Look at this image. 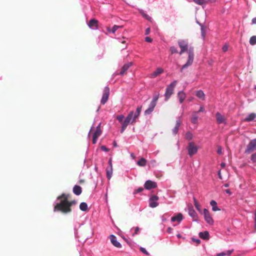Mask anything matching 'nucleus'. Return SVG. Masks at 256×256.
I'll use <instances>...</instances> for the list:
<instances>
[{
    "mask_svg": "<svg viewBox=\"0 0 256 256\" xmlns=\"http://www.w3.org/2000/svg\"><path fill=\"white\" fill-rule=\"evenodd\" d=\"M158 198L156 196H153L149 199V206L150 208H154L158 205Z\"/></svg>",
    "mask_w": 256,
    "mask_h": 256,
    "instance_id": "nucleus-12",
    "label": "nucleus"
},
{
    "mask_svg": "<svg viewBox=\"0 0 256 256\" xmlns=\"http://www.w3.org/2000/svg\"><path fill=\"white\" fill-rule=\"evenodd\" d=\"M250 160L253 163H256V152L251 156Z\"/></svg>",
    "mask_w": 256,
    "mask_h": 256,
    "instance_id": "nucleus-40",
    "label": "nucleus"
},
{
    "mask_svg": "<svg viewBox=\"0 0 256 256\" xmlns=\"http://www.w3.org/2000/svg\"><path fill=\"white\" fill-rule=\"evenodd\" d=\"M199 236L204 240H208L210 238L209 232L208 231H204L199 232Z\"/></svg>",
    "mask_w": 256,
    "mask_h": 256,
    "instance_id": "nucleus-25",
    "label": "nucleus"
},
{
    "mask_svg": "<svg viewBox=\"0 0 256 256\" xmlns=\"http://www.w3.org/2000/svg\"><path fill=\"white\" fill-rule=\"evenodd\" d=\"M256 150V138L252 140L247 145L244 152L248 154L253 150Z\"/></svg>",
    "mask_w": 256,
    "mask_h": 256,
    "instance_id": "nucleus-5",
    "label": "nucleus"
},
{
    "mask_svg": "<svg viewBox=\"0 0 256 256\" xmlns=\"http://www.w3.org/2000/svg\"><path fill=\"white\" fill-rule=\"evenodd\" d=\"M204 111H205V109H204V107L203 106H200L198 111L197 112H203Z\"/></svg>",
    "mask_w": 256,
    "mask_h": 256,
    "instance_id": "nucleus-48",
    "label": "nucleus"
},
{
    "mask_svg": "<svg viewBox=\"0 0 256 256\" xmlns=\"http://www.w3.org/2000/svg\"><path fill=\"white\" fill-rule=\"evenodd\" d=\"M232 252H233V250H228L226 251V252H225L226 254V255L230 256L232 254Z\"/></svg>",
    "mask_w": 256,
    "mask_h": 256,
    "instance_id": "nucleus-54",
    "label": "nucleus"
},
{
    "mask_svg": "<svg viewBox=\"0 0 256 256\" xmlns=\"http://www.w3.org/2000/svg\"><path fill=\"white\" fill-rule=\"evenodd\" d=\"M178 44L180 48V51L179 52L180 54H182L184 52H186L188 48V42L186 40H179L178 41Z\"/></svg>",
    "mask_w": 256,
    "mask_h": 256,
    "instance_id": "nucleus-8",
    "label": "nucleus"
},
{
    "mask_svg": "<svg viewBox=\"0 0 256 256\" xmlns=\"http://www.w3.org/2000/svg\"><path fill=\"white\" fill-rule=\"evenodd\" d=\"M140 250L143 254H144L146 255H149V253L148 252V251L146 250V249L145 248H144L143 247H140Z\"/></svg>",
    "mask_w": 256,
    "mask_h": 256,
    "instance_id": "nucleus-42",
    "label": "nucleus"
},
{
    "mask_svg": "<svg viewBox=\"0 0 256 256\" xmlns=\"http://www.w3.org/2000/svg\"><path fill=\"white\" fill-rule=\"evenodd\" d=\"M158 98H159V94H156L154 95L153 98H152V102L156 104V103H157V101L158 99Z\"/></svg>",
    "mask_w": 256,
    "mask_h": 256,
    "instance_id": "nucleus-38",
    "label": "nucleus"
},
{
    "mask_svg": "<svg viewBox=\"0 0 256 256\" xmlns=\"http://www.w3.org/2000/svg\"><path fill=\"white\" fill-rule=\"evenodd\" d=\"M73 192L76 196H79L82 193V188L80 186L75 185L73 188Z\"/></svg>",
    "mask_w": 256,
    "mask_h": 256,
    "instance_id": "nucleus-27",
    "label": "nucleus"
},
{
    "mask_svg": "<svg viewBox=\"0 0 256 256\" xmlns=\"http://www.w3.org/2000/svg\"><path fill=\"white\" fill-rule=\"evenodd\" d=\"M188 154L192 156L193 155L196 154L198 152V147L194 145L193 142H190L188 143Z\"/></svg>",
    "mask_w": 256,
    "mask_h": 256,
    "instance_id": "nucleus-6",
    "label": "nucleus"
},
{
    "mask_svg": "<svg viewBox=\"0 0 256 256\" xmlns=\"http://www.w3.org/2000/svg\"><path fill=\"white\" fill-rule=\"evenodd\" d=\"M194 2L198 4L202 5L206 3V1L205 0H193Z\"/></svg>",
    "mask_w": 256,
    "mask_h": 256,
    "instance_id": "nucleus-37",
    "label": "nucleus"
},
{
    "mask_svg": "<svg viewBox=\"0 0 256 256\" xmlns=\"http://www.w3.org/2000/svg\"><path fill=\"white\" fill-rule=\"evenodd\" d=\"M170 50L172 54H174L178 52L177 48L175 46H170Z\"/></svg>",
    "mask_w": 256,
    "mask_h": 256,
    "instance_id": "nucleus-39",
    "label": "nucleus"
},
{
    "mask_svg": "<svg viewBox=\"0 0 256 256\" xmlns=\"http://www.w3.org/2000/svg\"><path fill=\"white\" fill-rule=\"evenodd\" d=\"M130 156L131 158H132V159H134L135 158V155L134 153H131L130 154Z\"/></svg>",
    "mask_w": 256,
    "mask_h": 256,
    "instance_id": "nucleus-59",
    "label": "nucleus"
},
{
    "mask_svg": "<svg viewBox=\"0 0 256 256\" xmlns=\"http://www.w3.org/2000/svg\"><path fill=\"white\" fill-rule=\"evenodd\" d=\"M101 124L100 123L96 127V129L94 130L92 134V143L95 144L97 142L98 138L102 134V131L100 128Z\"/></svg>",
    "mask_w": 256,
    "mask_h": 256,
    "instance_id": "nucleus-9",
    "label": "nucleus"
},
{
    "mask_svg": "<svg viewBox=\"0 0 256 256\" xmlns=\"http://www.w3.org/2000/svg\"><path fill=\"white\" fill-rule=\"evenodd\" d=\"M178 98L180 102L182 104L186 98V94L183 90L180 91L178 93Z\"/></svg>",
    "mask_w": 256,
    "mask_h": 256,
    "instance_id": "nucleus-24",
    "label": "nucleus"
},
{
    "mask_svg": "<svg viewBox=\"0 0 256 256\" xmlns=\"http://www.w3.org/2000/svg\"><path fill=\"white\" fill-rule=\"evenodd\" d=\"M249 42L251 45H255L256 44V36H253L250 37Z\"/></svg>",
    "mask_w": 256,
    "mask_h": 256,
    "instance_id": "nucleus-35",
    "label": "nucleus"
},
{
    "mask_svg": "<svg viewBox=\"0 0 256 256\" xmlns=\"http://www.w3.org/2000/svg\"><path fill=\"white\" fill-rule=\"evenodd\" d=\"M132 63L131 62L124 64L123 66L122 70L120 72V74L121 76L124 75L125 74V72L128 70L130 67L132 66Z\"/></svg>",
    "mask_w": 256,
    "mask_h": 256,
    "instance_id": "nucleus-21",
    "label": "nucleus"
},
{
    "mask_svg": "<svg viewBox=\"0 0 256 256\" xmlns=\"http://www.w3.org/2000/svg\"><path fill=\"white\" fill-rule=\"evenodd\" d=\"M186 138L188 140H190L192 139L193 135L192 133L190 132H188L186 134Z\"/></svg>",
    "mask_w": 256,
    "mask_h": 256,
    "instance_id": "nucleus-36",
    "label": "nucleus"
},
{
    "mask_svg": "<svg viewBox=\"0 0 256 256\" xmlns=\"http://www.w3.org/2000/svg\"><path fill=\"white\" fill-rule=\"evenodd\" d=\"M194 206L198 210V211L200 210V205L198 203V202L196 201V199L194 200Z\"/></svg>",
    "mask_w": 256,
    "mask_h": 256,
    "instance_id": "nucleus-43",
    "label": "nucleus"
},
{
    "mask_svg": "<svg viewBox=\"0 0 256 256\" xmlns=\"http://www.w3.org/2000/svg\"><path fill=\"white\" fill-rule=\"evenodd\" d=\"M142 110V106H138L136 111H130L124 118V121L128 125H134L136 122V120L139 118Z\"/></svg>",
    "mask_w": 256,
    "mask_h": 256,
    "instance_id": "nucleus-2",
    "label": "nucleus"
},
{
    "mask_svg": "<svg viewBox=\"0 0 256 256\" xmlns=\"http://www.w3.org/2000/svg\"><path fill=\"white\" fill-rule=\"evenodd\" d=\"M181 124V120L180 118H179L177 119L176 121V124L174 128L172 129V132L174 134H176L178 132L180 125Z\"/></svg>",
    "mask_w": 256,
    "mask_h": 256,
    "instance_id": "nucleus-23",
    "label": "nucleus"
},
{
    "mask_svg": "<svg viewBox=\"0 0 256 256\" xmlns=\"http://www.w3.org/2000/svg\"><path fill=\"white\" fill-rule=\"evenodd\" d=\"M183 218L182 214L181 213H178L176 216L172 217L171 221L172 222H178L179 224Z\"/></svg>",
    "mask_w": 256,
    "mask_h": 256,
    "instance_id": "nucleus-22",
    "label": "nucleus"
},
{
    "mask_svg": "<svg viewBox=\"0 0 256 256\" xmlns=\"http://www.w3.org/2000/svg\"><path fill=\"white\" fill-rule=\"evenodd\" d=\"M198 112H194L192 113V118H191V122L193 124H196L198 122Z\"/></svg>",
    "mask_w": 256,
    "mask_h": 256,
    "instance_id": "nucleus-26",
    "label": "nucleus"
},
{
    "mask_svg": "<svg viewBox=\"0 0 256 256\" xmlns=\"http://www.w3.org/2000/svg\"><path fill=\"white\" fill-rule=\"evenodd\" d=\"M167 232L168 234L172 233V228H170V227L168 228V229H167Z\"/></svg>",
    "mask_w": 256,
    "mask_h": 256,
    "instance_id": "nucleus-56",
    "label": "nucleus"
},
{
    "mask_svg": "<svg viewBox=\"0 0 256 256\" xmlns=\"http://www.w3.org/2000/svg\"><path fill=\"white\" fill-rule=\"evenodd\" d=\"M226 254L225 252H222L218 254L216 256H226Z\"/></svg>",
    "mask_w": 256,
    "mask_h": 256,
    "instance_id": "nucleus-51",
    "label": "nucleus"
},
{
    "mask_svg": "<svg viewBox=\"0 0 256 256\" xmlns=\"http://www.w3.org/2000/svg\"><path fill=\"white\" fill-rule=\"evenodd\" d=\"M217 153L220 155L222 154V148L220 146H218Z\"/></svg>",
    "mask_w": 256,
    "mask_h": 256,
    "instance_id": "nucleus-45",
    "label": "nucleus"
},
{
    "mask_svg": "<svg viewBox=\"0 0 256 256\" xmlns=\"http://www.w3.org/2000/svg\"><path fill=\"white\" fill-rule=\"evenodd\" d=\"M252 24H256V16L253 18L252 20Z\"/></svg>",
    "mask_w": 256,
    "mask_h": 256,
    "instance_id": "nucleus-55",
    "label": "nucleus"
},
{
    "mask_svg": "<svg viewBox=\"0 0 256 256\" xmlns=\"http://www.w3.org/2000/svg\"><path fill=\"white\" fill-rule=\"evenodd\" d=\"M218 178L220 179H222V174H221L220 170H218Z\"/></svg>",
    "mask_w": 256,
    "mask_h": 256,
    "instance_id": "nucleus-57",
    "label": "nucleus"
},
{
    "mask_svg": "<svg viewBox=\"0 0 256 256\" xmlns=\"http://www.w3.org/2000/svg\"><path fill=\"white\" fill-rule=\"evenodd\" d=\"M140 230V228L138 227H136L134 228V232L132 234L133 236L135 234H137Z\"/></svg>",
    "mask_w": 256,
    "mask_h": 256,
    "instance_id": "nucleus-47",
    "label": "nucleus"
},
{
    "mask_svg": "<svg viewBox=\"0 0 256 256\" xmlns=\"http://www.w3.org/2000/svg\"><path fill=\"white\" fill-rule=\"evenodd\" d=\"M256 118V114L254 112L248 114L244 120L246 122H250L254 120Z\"/></svg>",
    "mask_w": 256,
    "mask_h": 256,
    "instance_id": "nucleus-20",
    "label": "nucleus"
},
{
    "mask_svg": "<svg viewBox=\"0 0 256 256\" xmlns=\"http://www.w3.org/2000/svg\"><path fill=\"white\" fill-rule=\"evenodd\" d=\"M176 236L178 238H182L183 239H184V238H183L182 237V236H181L180 234H178L176 235Z\"/></svg>",
    "mask_w": 256,
    "mask_h": 256,
    "instance_id": "nucleus-60",
    "label": "nucleus"
},
{
    "mask_svg": "<svg viewBox=\"0 0 256 256\" xmlns=\"http://www.w3.org/2000/svg\"><path fill=\"white\" fill-rule=\"evenodd\" d=\"M224 186L225 188H228L229 186V184L228 183L225 184H224Z\"/></svg>",
    "mask_w": 256,
    "mask_h": 256,
    "instance_id": "nucleus-63",
    "label": "nucleus"
},
{
    "mask_svg": "<svg viewBox=\"0 0 256 256\" xmlns=\"http://www.w3.org/2000/svg\"><path fill=\"white\" fill-rule=\"evenodd\" d=\"M196 95L198 98L202 99V100H204L205 98V94L204 92L202 90H197L196 92Z\"/></svg>",
    "mask_w": 256,
    "mask_h": 256,
    "instance_id": "nucleus-29",
    "label": "nucleus"
},
{
    "mask_svg": "<svg viewBox=\"0 0 256 256\" xmlns=\"http://www.w3.org/2000/svg\"><path fill=\"white\" fill-rule=\"evenodd\" d=\"M204 220L208 224L210 225L214 224V220L210 215L209 211L206 208L204 210Z\"/></svg>",
    "mask_w": 256,
    "mask_h": 256,
    "instance_id": "nucleus-11",
    "label": "nucleus"
},
{
    "mask_svg": "<svg viewBox=\"0 0 256 256\" xmlns=\"http://www.w3.org/2000/svg\"><path fill=\"white\" fill-rule=\"evenodd\" d=\"M150 28H148L146 30L145 34L148 35L150 33Z\"/></svg>",
    "mask_w": 256,
    "mask_h": 256,
    "instance_id": "nucleus-52",
    "label": "nucleus"
},
{
    "mask_svg": "<svg viewBox=\"0 0 256 256\" xmlns=\"http://www.w3.org/2000/svg\"><path fill=\"white\" fill-rule=\"evenodd\" d=\"M228 45L226 44L224 46H223L222 47V50L224 52H226V51H228Z\"/></svg>",
    "mask_w": 256,
    "mask_h": 256,
    "instance_id": "nucleus-44",
    "label": "nucleus"
},
{
    "mask_svg": "<svg viewBox=\"0 0 256 256\" xmlns=\"http://www.w3.org/2000/svg\"><path fill=\"white\" fill-rule=\"evenodd\" d=\"M110 94V89L108 87L106 86L104 88L102 96L100 102L102 104H104L106 102L108 101V98Z\"/></svg>",
    "mask_w": 256,
    "mask_h": 256,
    "instance_id": "nucleus-10",
    "label": "nucleus"
},
{
    "mask_svg": "<svg viewBox=\"0 0 256 256\" xmlns=\"http://www.w3.org/2000/svg\"><path fill=\"white\" fill-rule=\"evenodd\" d=\"M226 192L230 195H231L232 194V192H230V190H225Z\"/></svg>",
    "mask_w": 256,
    "mask_h": 256,
    "instance_id": "nucleus-58",
    "label": "nucleus"
},
{
    "mask_svg": "<svg viewBox=\"0 0 256 256\" xmlns=\"http://www.w3.org/2000/svg\"><path fill=\"white\" fill-rule=\"evenodd\" d=\"M188 214L192 218H196L197 216L196 212L193 208L188 209Z\"/></svg>",
    "mask_w": 256,
    "mask_h": 256,
    "instance_id": "nucleus-34",
    "label": "nucleus"
},
{
    "mask_svg": "<svg viewBox=\"0 0 256 256\" xmlns=\"http://www.w3.org/2000/svg\"><path fill=\"white\" fill-rule=\"evenodd\" d=\"M98 21L95 19L90 20L88 24L89 28L92 30H96L98 28Z\"/></svg>",
    "mask_w": 256,
    "mask_h": 256,
    "instance_id": "nucleus-16",
    "label": "nucleus"
},
{
    "mask_svg": "<svg viewBox=\"0 0 256 256\" xmlns=\"http://www.w3.org/2000/svg\"><path fill=\"white\" fill-rule=\"evenodd\" d=\"M177 83L178 81L174 80L170 84L167 86L166 89V92L164 94L165 101H168L173 94L174 88L176 86Z\"/></svg>",
    "mask_w": 256,
    "mask_h": 256,
    "instance_id": "nucleus-3",
    "label": "nucleus"
},
{
    "mask_svg": "<svg viewBox=\"0 0 256 256\" xmlns=\"http://www.w3.org/2000/svg\"><path fill=\"white\" fill-rule=\"evenodd\" d=\"M108 164L109 167L106 168V174L107 178L110 180L112 177V172H113L112 160L111 158H110L108 160Z\"/></svg>",
    "mask_w": 256,
    "mask_h": 256,
    "instance_id": "nucleus-13",
    "label": "nucleus"
},
{
    "mask_svg": "<svg viewBox=\"0 0 256 256\" xmlns=\"http://www.w3.org/2000/svg\"><path fill=\"white\" fill-rule=\"evenodd\" d=\"M192 240L193 242H196L198 244H199L200 242V240L199 239H196L194 238H192Z\"/></svg>",
    "mask_w": 256,
    "mask_h": 256,
    "instance_id": "nucleus-53",
    "label": "nucleus"
},
{
    "mask_svg": "<svg viewBox=\"0 0 256 256\" xmlns=\"http://www.w3.org/2000/svg\"><path fill=\"white\" fill-rule=\"evenodd\" d=\"M216 122L218 124H226V120L223 116L219 112H217L216 114Z\"/></svg>",
    "mask_w": 256,
    "mask_h": 256,
    "instance_id": "nucleus-17",
    "label": "nucleus"
},
{
    "mask_svg": "<svg viewBox=\"0 0 256 256\" xmlns=\"http://www.w3.org/2000/svg\"><path fill=\"white\" fill-rule=\"evenodd\" d=\"M144 186L146 190H150L156 188L157 184L154 182L150 180H148L145 182Z\"/></svg>",
    "mask_w": 256,
    "mask_h": 256,
    "instance_id": "nucleus-14",
    "label": "nucleus"
},
{
    "mask_svg": "<svg viewBox=\"0 0 256 256\" xmlns=\"http://www.w3.org/2000/svg\"><path fill=\"white\" fill-rule=\"evenodd\" d=\"M110 242L114 246L118 248H122V244L119 242L117 240L116 237L114 235H110Z\"/></svg>",
    "mask_w": 256,
    "mask_h": 256,
    "instance_id": "nucleus-15",
    "label": "nucleus"
},
{
    "mask_svg": "<svg viewBox=\"0 0 256 256\" xmlns=\"http://www.w3.org/2000/svg\"><path fill=\"white\" fill-rule=\"evenodd\" d=\"M124 116L123 114H120L116 116V120L118 121V122L121 124V128L120 130V132L121 134L123 133L126 130L127 126H128V124L125 122L124 121Z\"/></svg>",
    "mask_w": 256,
    "mask_h": 256,
    "instance_id": "nucleus-7",
    "label": "nucleus"
},
{
    "mask_svg": "<svg viewBox=\"0 0 256 256\" xmlns=\"http://www.w3.org/2000/svg\"><path fill=\"white\" fill-rule=\"evenodd\" d=\"M145 40L146 42H151L152 40L150 37L147 36L145 38Z\"/></svg>",
    "mask_w": 256,
    "mask_h": 256,
    "instance_id": "nucleus-50",
    "label": "nucleus"
},
{
    "mask_svg": "<svg viewBox=\"0 0 256 256\" xmlns=\"http://www.w3.org/2000/svg\"><path fill=\"white\" fill-rule=\"evenodd\" d=\"M254 228L256 230V210L254 211Z\"/></svg>",
    "mask_w": 256,
    "mask_h": 256,
    "instance_id": "nucleus-49",
    "label": "nucleus"
},
{
    "mask_svg": "<svg viewBox=\"0 0 256 256\" xmlns=\"http://www.w3.org/2000/svg\"><path fill=\"white\" fill-rule=\"evenodd\" d=\"M113 146H114V147H116V146H118L117 144H116V141H114V142Z\"/></svg>",
    "mask_w": 256,
    "mask_h": 256,
    "instance_id": "nucleus-62",
    "label": "nucleus"
},
{
    "mask_svg": "<svg viewBox=\"0 0 256 256\" xmlns=\"http://www.w3.org/2000/svg\"><path fill=\"white\" fill-rule=\"evenodd\" d=\"M156 106V104L150 102L148 106V108L144 112V115L146 116L150 114L154 111Z\"/></svg>",
    "mask_w": 256,
    "mask_h": 256,
    "instance_id": "nucleus-19",
    "label": "nucleus"
},
{
    "mask_svg": "<svg viewBox=\"0 0 256 256\" xmlns=\"http://www.w3.org/2000/svg\"><path fill=\"white\" fill-rule=\"evenodd\" d=\"M210 204L212 207V210L214 212L218 211L220 210V208H219L217 206V202L214 200H212L210 202Z\"/></svg>",
    "mask_w": 256,
    "mask_h": 256,
    "instance_id": "nucleus-28",
    "label": "nucleus"
},
{
    "mask_svg": "<svg viewBox=\"0 0 256 256\" xmlns=\"http://www.w3.org/2000/svg\"><path fill=\"white\" fill-rule=\"evenodd\" d=\"M139 11H140V14L144 18H146V20H150V21L152 20V18L150 16H149L148 14H147L144 10H140Z\"/></svg>",
    "mask_w": 256,
    "mask_h": 256,
    "instance_id": "nucleus-30",
    "label": "nucleus"
},
{
    "mask_svg": "<svg viewBox=\"0 0 256 256\" xmlns=\"http://www.w3.org/2000/svg\"><path fill=\"white\" fill-rule=\"evenodd\" d=\"M144 190V188L142 187H140L138 188H137L134 192V194H136L140 193L142 192Z\"/></svg>",
    "mask_w": 256,
    "mask_h": 256,
    "instance_id": "nucleus-41",
    "label": "nucleus"
},
{
    "mask_svg": "<svg viewBox=\"0 0 256 256\" xmlns=\"http://www.w3.org/2000/svg\"><path fill=\"white\" fill-rule=\"evenodd\" d=\"M80 208L81 210L83 212H85L88 209V204L86 202H81L80 205Z\"/></svg>",
    "mask_w": 256,
    "mask_h": 256,
    "instance_id": "nucleus-33",
    "label": "nucleus"
},
{
    "mask_svg": "<svg viewBox=\"0 0 256 256\" xmlns=\"http://www.w3.org/2000/svg\"><path fill=\"white\" fill-rule=\"evenodd\" d=\"M164 72V70L162 68H158L155 71H154L152 74H151L150 77V78H156L160 74H162Z\"/></svg>",
    "mask_w": 256,
    "mask_h": 256,
    "instance_id": "nucleus-18",
    "label": "nucleus"
},
{
    "mask_svg": "<svg viewBox=\"0 0 256 256\" xmlns=\"http://www.w3.org/2000/svg\"><path fill=\"white\" fill-rule=\"evenodd\" d=\"M193 99H194V98H193L192 97H190V98H188V100L189 102H191V101H192V100H193Z\"/></svg>",
    "mask_w": 256,
    "mask_h": 256,
    "instance_id": "nucleus-64",
    "label": "nucleus"
},
{
    "mask_svg": "<svg viewBox=\"0 0 256 256\" xmlns=\"http://www.w3.org/2000/svg\"><path fill=\"white\" fill-rule=\"evenodd\" d=\"M146 160L142 158L140 160H138L137 162L138 165L140 166H144L146 165Z\"/></svg>",
    "mask_w": 256,
    "mask_h": 256,
    "instance_id": "nucleus-32",
    "label": "nucleus"
},
{
    "mask_svg": "<svg viewBox=\"0 0 256 256\" xmlns=\"http://www.w3.org/2000/svg\"><path fill=\"white\" fill-rule=\"evenodd\" d=\"M100 148L102 150L104 151V152H108V148H107L106 146H102L100 147Z\"/></svg>",
    "mask_w": 256,
    "mask_h": 256,
    "instance_id": "nucleus-46",
    "label": "nucleus"
},
{
    "mask_svg": "<svg viewBox=\"0 0 256 256\" xmlns=\"http://www.w3.org/2000/svg\"><path fill=\"white\" fill-rule=\"evenodd\" d=\"M70 195L68 194H62L58 197L54 203V212L60 211L64 214H67L71 212L70 206L76 204L74 200L70 202L68 200Z\"/></svg>",
    "mask_w": 256,
    "mask_h": 256,
    "instance_id": "nucleus-1",
    "label": "nucleus"
},
{
    "mask_svg": "<svg viewBox=\"0 0 256 256\" xmlns=\"http://www.w3.org/2000/svg\"><path fill=\"white\" fill-rule=\"evenodd\" d=\"M194 59V50L193 48H190L188 52V58L186 62L184 64L182 68L180 70V71L182 72L184 70L188 68V66H190L193 62Z\"/></svg>",
    "mask_w": 256,
    "mask_h": 256,
    "instance_id": "nucleus-4",
    "label": "nucleus"
},
{
    "mask_svg": "<svg viewBox=\"0 0 256 256\" xmlns=\"http://www.w3.org/2000/svg\"><path fill=\"white\" fill-rule=\"evenodd\" d=\"M220 166L222 167V168H224L226 166V164L224 163V162H222L221 164H220Z\"/></svg>",
    "mask_w": 256,
    "mask_h": 256,
    "instance_id": "nucleus-61",
    "label": "nucleus"
},
{
    "mask_svg": "<svg viewBox=\"0 0 256 256\" xmlns=\"http://www.w3.org/2000/svg\"><path fill=\"white\" fill-rule=\"evenodd\" d=\"M121 27H122V26L114 25V26L112 28H108L107 30L110 32L114 34L118 30V28H121Z\"/></svg>",
    "mask_w": 256,
    "mask_h": 256,
    "instance_id": "nucleus-31",
    "label": "nucleus"
}]
</instances>
